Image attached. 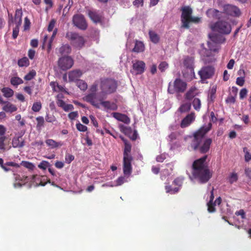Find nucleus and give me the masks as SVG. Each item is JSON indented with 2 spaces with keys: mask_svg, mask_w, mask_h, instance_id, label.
<instances>
[{
  "mask_svg": "<svg viewBox=\"0 0 251 251\" xmlns=\"http://www.w3.org/2000/svg\"><path fill=\"white\" fill-rule=\"evenodd\" d=\"M209 37L210 41L207 42L208 50L203 48L200 51L205 63H212L215 61L214 55L220 50L219 44L224 43L225 40L223 36L215 33L209 34Z\"/></svg>",
  "mask_w": 251,
  "mask_h": 251,
  "instance_id": "f257e3e1",
  "label": "nucleus"
},
{
  "mask_svg": "<svg viewBox=\"0 0 251 251\" xmlns=\"http://www.w3.org/2000/svg\"><path fill=\"white\" fill-rule=\"evenodd\" d=\"M117 87L116 81L112 79H101L95 81L89 88L87 95H96L102 98L114 93Z\"/></svg>",
  "mask_w": 251,
  "mask_h": 251,
  "instance_id": "f03ea898",
  "label": "nucleus"
},
{
  "mask_svg": "<svg viewBox=\"0 0 251 251\" xmlns=\"http://www.w3.org/2000/svg\"><path fill=\"white\" fill-rule=\"evenodd\" d=\"M206 156H204L194 162L192 165V175H189L192 181L197 179L200 183H205L211 177L212 174L208 169L206 163Z\"/></svg>",
  "mask_w": 251,
  "mask_h": 251,
  "instance_id": "7ed1b4c3",
  "label": "nucleus"
},
{
  "mask_svg": "<svg viewBox=\"0 0 251 251\" xmlns=\"http://www.w3.org/2000/svg\"><path fill=\"white\" fill-rule=\"evenodd\" d=\"M212 125L208 123L201 127L194 133V139L192 143V147L194 149H199L201 152L205 153L209 151L210 146L212 143L210 138L206 139L202 141V138L207 132L210 130Z\"/></svg>",
  "mask_w": 251,
  "mask_h": 251,
  "instance_id": "20e7f679",
  "label": "nucleus"
},
{
  "mask_svg": "<svg viewBox=\"0 0 251 251\" xmlns=\"http://www.w3.org/2000/svg\"><path fill=\"white\" fill-rule=\"evenodd\" d=\"M96 95H86L83 99L85 101L90 103L92 105L96 108H100V106H102L104 108L108 110H115L117 108L116 104L113 102L109 101H104L107 96H104L102 98L100 97H96Z\"/></svg>",
  "mask_w": 251,
  "mask_h": 251,
  "instance_id": "39448f33",
  "label": "nucleus"
},
{
  "mask_svg": "<svg viewBox=\"0 0 251 251\" xmlns=\"http://www.w3.org/2000/svg\"><path fill=\"white\" fill-rule=\"evenodd\" d=\"M182 14L181 16V21L182 23V27L189 28L190 22L198 23L201 18L196 17H192V9L189 6H184L181 9Z\"/></svg>",
  "mask_w": 251,
  "mask_h": 251,
  "instance_id": "423d86ee",
  "label": "nucleus"
},
{
  "mask_svg": "<svg viewBox=\"0 0 251 251\" xmlns=\"http://www.w3.org/2000/svg\"><path fill=\"white\" fill-rule=\"evenodd\" d=\"M66 38L70 42L73 46L78 49H81L85 42L84 37L75 32H67Z\"/></svg>",
  "mask_w": 251,
  "mask_h": 251,
  "instance_id": "0eeeda50",
  "label": "nucleus"
},
{
  "mask_svg": "<svg viewBox=\"0 0 251 251\" xmlns=\"http://www.w3.org/2000/svg\"><path fill=\"white\" fill-rule=\"evenodd\" d=\"M210 27L212 30L217 31L222 34H229L232 29L230 24L223 20L210 24Z\"/></svg>",
  "mask_w": 251,
  "mask_h": 251,
  "instance_id": "6e6552de",
  "label": "nucleus"
},
{
  "mask_svg": "<svg viewBox=\"0 0 251 251\" xmlns=\"http://www.w3.org/2000/svg\"><path fill=\"white\" fill-rule=\"evenodd\" d=\"M187 87V84L179 78H176L173 83H169L168 91L170 94L184 92Z\"/></svg>",
  "mask_w": 251,
  "mask_h": 251,
  "instance_id": "1a4fd4ad",
  "label": "nucleus"
},
{
  "mask_svg": "<svg viewBox=\"0 0 251 251\" xmlns=\"http://www.w3.org/2000/svg\"><path fill=\"white\" fill-rule=\"evenodd\" d=\"M194 60L192 57H186L183 61L185 68L182 71L183 75L185 77H191L194 75Z\"/></svg>",
  "mask_w": 251,
  "mask_h": 251,
  "instance_id": "9d476101",
  "label": "nucleus"
},
{
  "mask_svg": "<svg viewBox=\"0 0 251 251\" xmlns=\"http://www.w3.org/2000/svg\"><path fill=\"white\" fill-rule=\"evenodd\" d=\"M224 13L233 17H238L241 14L240 10L236 6L231 4H226L223 6Z\"/></svg>",
  "mask_w": 251,
  "mask_h": 251,
  "instance_id": "9b49d317",
  "label": "nucleus"
},
{
  "mask_svg": "<svg viewBox=\"0 0 251 251\" xmlns=\"http://www.w3.org/2000/svg\"><path fill=\"white\" fill-rule=\"evenodd\" d=\"M214 73V68L211 66L203 67L199 71V75L202 80L211 78Z\"/></svg>",
  "mask_w": 251,
  "mask_h": 251,
  "instance_id": "f8f14e48",
  "label": "nucleus"
},
{
  "mask_svg": "<svg viewBox=\"0 0 251 251\" xmlns=\"http://www.w3.org/2000/svg\"><path fill=\"white\" fill-rule=\"evenodd\" d=\"M74 64V60L70 56H64L60 58L58 60V66L62 70L70 69Z\"/></svg>",
  "mask_w": 251,
  "mask_h": 251,
  "instance_id": "ddd939ff",
  "label": "nucleus"
},
{
  "mask_svg": "<svg viewBox=\"0 0 251 251\" xmlns=\"http://www.w3.org/2000/svg\"><path fill=\"white\" fill-rule=\"evenodd\" d=\"M73 24L78 28L84 30L87 28V25L84 17L81 14H76L74 16L73 19Z\"/></svg>",
  "mask_w": 251,
  "mask_h": 251,
  "instance_id": "4468645a",
  "label": "nucleus"
},
{
  "mask_svg": "<svg viewBox=\"0 0 251 251\" xmlns=\"http://www.w3.org/2000/svg\"><path fill=\"white\" fill-rule=\"evenodd\" d=\"M183 180H184V177H182V176L178 177L176 178V179L174 180V183L176 185L178 186V187H175L174 189H172L171 188L170 186L167 185L165 186V189H166V192L170 193L172 194L177 193L179 191L180 187L181 186Z\"/></svg>",
  "mask_w": 251,
  "mask_h": 251,
  "instance_id": "2eb2a0df",
  "label": "nucleus"
},
{
  "mask_svg": "<svg viewBox=\"0 0 251 251\" xmlns=\"http://www.w3.org/2000/svg\"><path fill=\"white\" fill-rule=\"evenodd\" d=\"M145 68V63L142 61L137 60L133 63L132 72L135 75L141 74L144 72Z\"/></svg>",
  "mask_w": 251,
  "mask_h": 251,
  "instance_id": "dca6fc26",
  "label": "nucleus"
},
{
  "mask_svg": "<svg viewBox=\"0 0 251 251\" xmlns=\"http://www.w3.org/2000/svg\"><path fill=\"white\" fill-rule=\"evenodd\" d=\"M213 190H212L211 191V195H210V199L209 201L207 203V207H208L207 209H208V211H209V212H214L215 211V206L217 204L220 205L222 201L221 198V197H219L217 199H216V200L215 201L214 203L212 202V201L214 199V195H213Z\"/></svg>",
  "mask_w": 251,
  "mask_h": 251,
  "instance_id": "f3484780",
  "label": "nucleus"
},
{
  "mask_svg": "<svg viewBox=\"0 0 251 251\" xmlns=\"http://www.w3.org/2000/svg\"><path fill=\"white\" fill-rule=\"evenodd\" d=\"M132 159H124L123 172L126 177H129L132 173Z\"/></svg>",
  "mask_w": 251,
  "mask_h": 251,
  "instance_id": "a211bd4d",
  "label": "nucleus"
},
{
  "mask_svg": "<svg viewBox=\"0 0 251 251\" xmlns=\"http://www.w3.org/2000/svg\"><path fill=\"white\" fill-rule=\"evenodd\" d=\"M195 116L194 113H191L190 114H188L182 120L180 124V126L182 128L188 126L195 120Z\"/></svg>",
  "mask_w": 251,
  "mask_h": 251,
  "instance_id": "6ab92c4d",
  "label": "nucleus"
},
{
  "mask_svg": "<svg viewBox=\"0 0 251 251\" xmlns=\"http://www.w3.org/2000/svg\"><path fill=\"white\" fill-rule=\"evenodd\" d=\"M15 182L14 183L15 188H20L28 181L27 177H21L19 175H14Z\"/></svg>",
  "mask_w": 251,
  "mask_h": 251,
  "instance_id": "aec40b11",
  "label": "nucleus"
},
{
  "mask_svg": "<svg viewBox=\"0 0 251 251\" xmlns=\"http://www.w3.org/2000/svg\"><path fill=\"white\" fill-rule=\"evenodd\" d=\"M82 75V73L78 70L72 71L68 73L70 82L77 81Z\"/></svg>",
  "mask_w": 251,
  "mask_h": 251,
  "instance_id": "412c9836",
  "label": "nucleus"
},
{
  "mask_svg": "<svg viewBox=\"0 0 251 251\" xmlns=\"http://www.w3.org/2000/svg\"><path fill=\"white\" fill-rule=\"evenodd\" d=\"M21 137H15L12 141V147L14 148H21L25 146L24 140L21 141Z\"/></svg>",
  "mask_w": 251,
  "mask_h": 251,
  "instance_id": "4be33fe9",
  "label": "nucleus"
},
{
  "mask_svg": "<svg viewBox=\"0 0 251 251\" xmlns=\"http://www.w3.org/2000/svg\"><path fill=\"white\" fill-rule=\"evenodd\" d=\"M222 12L215 9H208L206 12V14L209 18L214 19H220Z\"/></svg>",
  "mask_w": 251,
  "mask_h": 251,
  "instance_id": "5701e85b",
  "label": "nucleus"
},
{
  "mask_svg": "<svg viewBox=\"0 0 251 251\" xmlns=\"http://www.w3.org/2000/svg\"><path fill=\"white\" fill-rule=\"evenodd\" d=\"M112 115L114 118L119 121H121L126 124L129 123L130 122L129 119L125 114L119 113H113Z\"/></svg>",
  "mask_w": 251,
  "mask_h": 251,
  "instance_id": "b1692460",
  "label": "nucleus"
},
{
  "mask_svg": "<svg viewBox=\"0 0 251 251\" xmlns=\"http://www.w3.org/2000/svg\"><path fill=\"white\" fill-rule=\"evenodd\" d=\"M23 12L22 9H18L16 10L14 22L16 25H21L22 24V17Z\"/></svg>",
  "mask_w": 251,
  "mask_h": 251,
  "instance_id": "393cba45",
  "label": "nucleus"
},
{
  "mask_svg": "<svg viewBox=\"0 0 251 251\" xmlns=\"http://www.w3.org/2000/svg\"><path fill=\"white\" fill-rule=\"evenodd\" d=\"M46 143L47 145L50 149L56 148L59 147H61L63 145L62 142H57L52 139H47L46 141Z\"/></svg>",
  "mask_w": 251,
  "mask_h": 251,
  "instance_id": "a878e982",
  "label": "nucleus"
},
{
  "mask_svg": "<svg viewBox=\"0 0 251 251\" xmlns=\"http://www.w3.org/2000/svg\"><path fill=\"white\" fill-rule=\"evenodd\" d=\"M89 16L91 19L95 23H97L101 20V16L96 11H89Z\"/></svg>",
  "mask_w": 251,
  "mask_h": 251,
  "instance_id": "bb28decb",
  "label": "nucleus"
},
{
  "mask_svg": "<svg viewBox=\"0 0 251 251\" xmlns=\"http://www.w3.org/2000/svg\"><path fill=\"white\" fill-rule=\"evenodd\" d=\"M3 110L6 112L12 113L17 110L16 106L10 102H6V104L3 107Z\"/></svg>",
  "mask_w": 251,
  "mask_h": 251,
  "instance_id": "cd10ccee",
  "label": "nucleus"
},
{
  "mask_svg": "<svg viewBox=\"0 0 251 251\" xmlns=\"http://www.w3.org/2000/svg\"><path fill=\"white\" fill-rule=\"evenodd\" d=\"M216 92V86H213L209 90L208 96V103L212 102L213 101L215 98V93Z\"/></svg>",
  "mask_w": 251,
  "mask_h": 251,
  "instance_id": "c85d7f7f",
  "label": "nucleus"
},
{
  "mask_svg": "<svg viewBox=\"0 0 251 251\" xmlns=\"http://www.w3.org/2000/svg\"><path fill=\"white\" fill-rule=\"evenodd\" d=\"M131 145L126 142L125 145V150L124 153V159H132L129 153L131 151Z\"/></svg>",
  "mask_w": 251,
  "mask_h": 251,
  "instance_id": "c756f323",
  "label": "nucleus"
},
{
  "mask_svg": "<svg viewBox=\"0 0 251 251\" xmlns=\"http://www.w3.org/2000/svg\"><path fill=\"white\" fill-rule=\"evenodd\" d=\"M144 50V45L140 41H136L133 51L136 52H140Z\"/></svg>",
  "mask_w": 251,
  "mask_h": 251,
  "instance_id": "7c9ffc66",
  "label": "nucleus"
},
{
  "mask_svg": "<svg viewBox=\"0 0 251 251\" xmlns=\"http://www.w3.org/2000/svg\"><path fill=\"white\" fill-rule=\"evenodd\" d=\"M3 96L6 98H10L14 94V91L11 88L8 87H4L1 89Z\"/></svg>",
  "mask_w": 251,
  "mask_h": 251,
  "instance_id": "2f4dec72",
  "label": "nucleus"
},
{
  "mask_svg": "<svg viewBox=\"0 0 251 251\" xmlns=\"http://www.w3.org/2000/svg\"><path fill=\"white\" fill-rule=\"evenodd\" d=\"M71 51V47L68 45H62L59 49V53L61 54H69Z\"/></svg>",
  "mask_w": 251,
  "mask_h": 251,
  "instance_id": "473e14b6",
  "label": "nucleus"
},
{
  "mask_svg": "<svg viewBox=\"0 0 251 251\" xmlns=\"http://www.w3.org/2000/svg\"><path fill=\"white\" fill-rule=\"evenodd\" d=\"M10 82L12 85L17 86L18 85L23 83L24 81L22 78L17 76H14L11 78Z\"/></svg>",
  "mask_w": 251,
  "mask_h": 251,
  "instance_id": "72a5a7b5",
  "label": "nucleus"
},
{
  "mask_svg": "<svg viewBox=\"0 0 251 251\" xmlns=\"http://www.w3.org/2000/svg\"><path fill=\"white\" fill-rule=\"evenodd\" d=\"M192 105L196 110L199 111L201 107V100L197 98H194L192 101Z\"/></svg>",
  "mask_w": 251,
  "mask_h": 251,
  "instance_id": "f704fd0d",
  "label": "nucleus"
},
{
  "mask_svg": "<svg viewBox=\"0 0 251 251\" xmlns=\"http://www.w3.org/2000/svg\"><path fill=\"white\" fill-rule=\"evenodd\" d=\"M76 85L80 90L82 91H85L88 87L86 82L81 79H79L76 81Z\"/></svg>",
  "mask_w": 251,
  "mask_h": 251,
  "instance_id": "c9c22d12",
  "label": "nucleus"
},
{
  "mask_svg": "<svg viewBox=\"0 0 251 251\" xmlns=\"http://www.w3.org/2000/svg\"><path fill=\"white\" fill-rule=\"evenodd\" d=\"M128 178V177H126L125 176H120L116 181H115L114 182L115 186H118L121 185L124 183L127 182V179Z\"/></svg>",
  "mask_w": 251,
  "mask_h": 251,
  "instance_id": "e433bc0d",
  "label": "nucleus"
},
{
  "mask_svg": "<svg viewBox=\"0 0 251 251\" xmlns=\"http://www.w3.org/2000/svg\"><path fill=\"white\" fill-rule=\"evenodd\" d=\"M149 35L151 40L154 43H157L159 40L158 35L154 31H150L149 32Z\"/></svg>",
  "mask_w": 251,
  "mask_h": 251,
  "instance_id": "4c0bfd02",
  "label": "nucleus"
},
{
  "mask_svg": "<svg viewBox=\"0 0 251 251\" xmlns=\"http://www.w3.org/2000/svg\"><path fill=\"white\" fill-rule=\"evenodd\" d=\"M50 85L55 91H63L64 90V88L63 86L59 85L57 83L55 82H51Z\"/></svg>",
  "mask_w": 251,
  "mask_h": 251,
  "instance_id": "58836bf2",
  "label": "nucleus"
},
{
  "mask_svg": "<svg viewBox=\"0 0 251 251\" xmlns=\"http://www.w3.org/2000/svg\"><path fill=\"white\" fill-rule=\"evenodd\" d=\"M57 32V29L55 28L53 31L52 36H51L50 40L49 41L48 43H47L48 52H50L51 49L52 42L53 40H54V38L55 36H56Z\"/></svg>",
  "mask_w": 251,
  "mask_h": 251,
  "instance_id": "ea45409f",
  "label": "nucleus"
},
{
  "mask_svg": "<svg viewBox=\"0 0 251 251\" xmlns=\"http://www.w3.org/2000/svg\"><path fill=\"white\" fill-rule=\"evenodd\" d=\"M227 179H228V182L230 184H232V183L235 182L238 179L237 174L235 172H233V173H231L229 175Z\"/></svg>",
  "mask_w": 251,
  "mask_h": 251,
  "instance_id": "a19ab883",
  "label": "nucleus"
},
{
  "mask_svg": "<svg viewBox=\"0 0 251 251\" xmlns=\"http://www.w3.org/2000/svg\"><path fill=\"white\" fill-rule=\"evenodd\" d=\"M20 67H26L29 65V61L27 57H24L20 59L18 62Z\"/></svg>",
  "mask_w": 251,
  "mask_h": 251,
  "instance_id": "79ce46f5",
  "label": "nucleus"
},
{
  "mask_svg": "<svg viewBox=\"0 0 251 251\" xmlns=\"http://www.w3.org/2000/svg\"><path fill=\"white\" fill-rule=\"evenodd\" d=\"M42 108L41 102L37 101L33 103L32 106V110L35 112H39Z\"/></svg>",
  "mask_w": 251,
  "mask_h": 251,
  "instance_id": "37998d69",
  "label": "nucleus"
},
{
  "mask_svg": "<svg viewBox=\"0 0 251 251\" xmlns=\"http://www.w3.org/2000/svg\"><path fill=\"white\" fill-rule=\"evenodd\" d=\"M191 108V104L188 103H186L182 104L179 108L180 112H185L189 111Z\"/></svg>",
  "mask_w": 251,
  "mask_h": 251,
  "instance_id": "c03bdc74",
  "label": "nucleus"
},
{
  "mask_svg": "<svg viewBox=\"0 0 251 251\" xmlns=\"http://www.w3.org/2000/svg\"><path fill=\"white\" fill-rule=\"evenodd\" d=\"M37 122V127L41 128L44 126V118L43 117L39 116L36 118Z\"/></svg>",
  "mask_w": 251,
  "mask_h": 251,
  "instance_id": "a18cd8bd",
  "label": "nucleus"
},
{
  "mask_svg": "<svg viewBox=\"0 0 251 251\" xmlns=\"http://www.w3.org/2000/svg\"><path fill=\"white\" fill-rule=\"evenodd\" d=\"M45 119L46 121L49 123H53L56 121L55 116L53 115L50 114L49 113H47Z\"/></svg>",
  "mask_w": 251,
  "mask_h": 251,
  "instance_id": "49530a36",
  "label": "nucleus"
},
{
  "mask_svg": "<svg viewBox=\"0 0 251 251\" xmlns=\"http://www.w3.org/2000/svg\"><path fill=\"white\" fill-rule=\"evenodd\" d=\"M21 164L29 170H33L35 167V166L32 163L27 161H22Z\"/></svg>",
  "mask_w": 251,
  "mask_h": 251,
  "instance_id": "de8ad7c7",
  "label": "nucleus"
},
{
  "mask_svg": "<svg viewBox=\"0 0 251 251\" xmlns=\"http://www.w3.org/2000/svg\"><path fill=\"white\" fill-rule=\"evenodd\" d=\"M243 151L245 153V160L246 162H249L251 160V153H250L247 148H243Z\"/></svg>",
  "mask_w": 251,
  "mask_h": 251,
  "instance_id": "09e8293b",
  "label": "nucleus"
},
{
  "mask_svg": "<svg viewBox=\"0 0 251 251\" xmlns=\"http://www.w3.org/2000/svg\"><path fill=\"white\" fill-rule=\"evenodd\" d=\"M35 75L36 72L34 71H31L25 76L24 78L26 80H30Z\"/></svg>",
  "mask_w": 251,
  "mask_h": 251,
  "instance_id": "8fccbe9b",
  "label": "nucleus"
},
{
  "mask_svg": "<svg viewBox=\"0 0 251 251\" xmlns=\"http://www.w3.org/2000/svg\"><path fill=\"white\" fill-rule=\"evenodd\" d=\"M76 127L78 130L81 132H85L87 130V127L80 123L76 124Z\"/></svg>",
  "mask_w": 251,
  "mask_h": 251,
  "instance_id": "3c124183",
  "label": "nucleus"
},
{
  "mask_svg": "<svg viewBox=\"0 0 251 251\" xmlns=\"http://www.w3.org/2000/svg\"><path fill=\"white\" fill-rule=\"evenodd\" d=\"M60 98H62V96H61L60 95H58L57 96V100L56 103L58 106L63 108L66 103Z\"/></svg>",
  "mask_w": 251,
  "mask_h": 251,
  "instance_id": "603ef678",
  "label": "nucleus"
},
{
  "mask_svg": "<svg viewBox=\"0 0 251 251\" xmlns=\"http://www.w3.org/2000/svg\"><path fill=\"white\" fill-rule=\"evenodd\" d=\"M5 140V137L0 136V151H4L5 150V146L4 144V141Z\"/></svg>",
  "mask_w": 251,
  "mask_h": 251,
  "instance_id": "864d4df0",
  "label": "nucleus"
},
{
  "mask_svg": "<svg viewBox=\"0 0 251 251\" xmlns=\"http://www.w3.org/2000/svg\"><path fill=\"white\" fill-rule=\"evenodd\" d=\"M168 67V64L166 62H162L160 63L158 68L161 72H164Z\"/></svg>",
  "mask_w": 251,
  "mask_h": 251,
  "instance_id": "5fc2aeb1",
  "label": "nucleus"
},
{
  "mask_svg": "<svg viewBox=\"0 0 251 251\" xmlns=\"http://www.w3.org/2000/svg\"><path fill=\"white\" fill-rule=\"evenodd\" d=\"M55 23L56 21L54 19L51 20L48 27V30L49 32L52 31L55 26Z\"/></svg>",
  "mask_w": 251,
  "mask_h": 251,
  "instance_id": "6e6d98bb",
  "label": "nucleus"
},
{
  "mask_svg": "<svg viewBox=\"0 0 251 251\" xmlns=\"http://www.w3.org/2000/svg\"><path fill=\"white\" fill-rule=\"evenodd\" d=\"M20 26L16 25V26L13 29L12 37L14 39H16L18 35Z\"/></svg>",
  "mask_w": 251,
  "mask_h": 251,
  "instance_id": "4d7b16f0",
  "label": "nucleus"
},
{
  "mask_svg": "<svg viewBox=\"0 0 251 251\" xmlns=\"http://www.w3.org/2000/svg\"><path fill=\"white\" fill-rule=\"evenodd\" d=\"M248 91L247 89L246 88H243L241 90L240 93H239V96L240 99H243L244 98H245L247 95Z\"/></svg>",
  "mask_w": 251,
  "mask_h": 251,
  "instance_id": "13d9d810",
  "label": "nucleus"
},
{
  "mask_svg": "<svg viewBox=\"0 0 251 251\" xmlns=\"http://www.w3.org/2000/svg\"><path fill=\"white\" fill-rule=\"evenodd\" d=\"M194 89H191L186 94V99L187 100H190L194 97Z\"/></svg>",
  "mask_w": 251,
  "mask_h": 251,
  "instance_id": "bf43d9fd",
  "label": "nucleus"
},
{
  "mask_svg": "<svg viewBox=\"0 0 251 251\" xmlns=\"http://www.w3.org/2000/svg\"><path fill=\"white\" fill-rule=\"evenodd\" d=\"M65 162L68 164H70L74 159V156L70 154H67L65 155Z\"/></svg>",
  "mask_w": 251,
  "mask_h": 251,
  "instance_id": "052dcab7",
  "label": "nucleus"
},
{
  "mask_svg": "<svg viewBox=\"0 0 251 251\" xmlns=\"http://www.w3.org/2000/svg\"><path fill=\"white\" fill-rule=\"evenodd\" d=\"M48 165L49 163L47 161H43L38 165V167L40 169L46 170Z\"/></svg>",
  "mask_w": 251,
  "mask_h": 251,
  "instance_id": "680f3d73",
  "label": "nucleus"
},
{
  "mask_svg": "<svg viewBox=\"0 0 251 251\" xmlns=\"http://www.w3.org/2000/svg\"><path fill=\"white\" fill-rule=\"evenodd\" d=\"M63 109L65 111L68 112L74 109V106L71 104L65 103Z\"/></svg>",
  "mask_w": 251,
  "mask_h": 251,
  "instance_id": "e2e57ef3",
  "label": "nucleus"
},
{
  "mask_svg": "<svg viewBox=\"0 0 251 251\" xmlns=\"http://www.w3.org/2000/svg\"><path fill=\"white\" fill-rule=\"evenodd\" d=\"M236 84L240 86H242L245 82L244 78L243 77H238L236 79Z\"/></svg>",
  "mask_w": 251,
  "mask_h": 251,
  "instance_id": "0e129e2a",
  "label": "nucleus"
},
{
  "mask_svg": "<svg viewBox=\"0 0 251 251\" xmlns=\"http://www.w3.org/2000/svg\"><path fill=\"white\" fill-rule=\"evenodd\" d=\"M78 116V112L77 111L72 112L68 114V117L71 120H74L77 118Z\"/></svg>",
  "mask_w": 251,
  "mask_h": 251,
  "instance_id": "69168bd1",
  "label": "nucleus"
},
{
  "mask_svg": "<svg viewBox=\"0 0 251 251\" xmlns=\"http://www.w3.org/2000/svg\"><path fill=\"white\" fill-rule=\"evenodd\" d=\"M30 24V22L29 20L28 19L27 17H25V21H24L25 30H26L29 28Z\"/></svg>",
  "mask_w": 251,
  "mask_h": 251,
  "instance_id": "338daca9",
  "label": "nucleus"
},
{
  "mask_svg": "<svg viewBox=\"0 0 251 251\" xmlns=\"http://www.w3.org/2000/svg\"><path fill=\"white\" fill-rule=\"evenodd\" d=\"M133 4L134 6L137 7L140 6H142L143 5V0H135L133 2Z\"/></svg>",
  "mask_w": 251,
  "mask_h": 251,
  "instance_id": "774afa93",
  "label": "nucleus"
}]
</instances>
